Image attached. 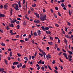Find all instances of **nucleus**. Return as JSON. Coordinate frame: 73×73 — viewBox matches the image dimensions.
Returning a JSON list of instances; mask_svg holds the SVG:
<instances>
[{
	"label": "nucleus",
	"mask_w": 73,
	"mask_h": 73,
	"mask_svg": "<svg viewBox=\"0 0 73 73\" xmlns=\"http://www.w3.org/2000/svg\"><path fill=\"white\" fill-rule=\"evenodd\" d=\"M46 15L43 16L42 17L41 16V18H40V21H44V20H46Z\"/></svg>",
	"instance_id": "obj_1"
},
{
	"label": "nucleus",
	"mask_w": 73,
	"mask_h": 73,
	"mask_svg": "<svg viewBox=\"0 0 73 73\" xmlns=\"http://www.w3.org/2000/svg\"><path fill=\"white\" fill-rule=\"evenodd\" d=\"M15 7H14V9L16 11H19V10H20V9H19V5H17V4H15Z\"/></svg>",
	"instance_id": "obj_2"
},
{
	"label": "nucleus",
	"mask_w": 73,
	"mask_h": 73,
	"mask_svg": "<svg viewBox=\"0 0 73 73\" xmlns=\"http://www.w3.org/2000/svg\"><path fill=\"white\" fill-rule=\"evenodd\" d=\"M63 55L64 57H65L67 60L68 59V56H67V54H66V53H63Z\"/></svg>",
	"instance_id": "obj_3"
},
{
	"label": "nucleus",
	"mask_w": 73,
	"mask_h": 73,
	"mask_svg": "<svg viewBox=\"0 0 73 73\" xmlns=\"http://www.w3.org/2000/svg\"><path fill=\"white\" fill-rule=\"evenodd\" d=\"M37 33L38 36H40V34H41V32L40 31V30H38L37 31Z\"/></svg>",
	"instance_id": "obj_4"
},
{
	"label": "nucleus",
	"mask_w": 73,
	"mask_h": 73,
	"mask_svg": "<svg viewBox=\"0 0 73 73\" xmlns=\"http://www.w3.org/2000/svg\"><path fill=\"white\" fill-rule=\"evenodd\" d=\"M73 10H71V11H70V10H69L68 13H69V15L71 16V13H73Z\"/></svg>",
	"instance_id": "obj_5"
},
{
	"label": "nucleus",
	"mask_w": 73,
	"mask_h": 73,
	"mask_svg": "<svg viewBox=\"0 0 73 73\" xmlns=\"http://www.w3.org/2000/svg\"><path fill=\"white\" fill-rule=\"evenodd\" d=\"M4 17L5 15L4 14L0 13V17Z\"/></svg>",
	"instance_id": "obj_6"
},
{
	"label": "nucleus",
	"mask_w": 73,
	"mask_h": 73,
	"mask_svg": "<svg viewBox=\"0 0 73 73\" xmlns=\"http://www.w3.org/2000/svg\"><path fill=\"white\" fill-rule=\"evenodd\" d=\"M35 14L36 16V17H37V18H39V17H40V15L39 14H37V13H35Z\"/></svg>",
	"instance_id": "obj_7"
},
{
	"label": "nucleus",
	"mask_w": 73,
	"mask_h": 73,
	"mask_svg": "<svg viewBox=\"0 0 73 73\" xmlns=\"http://www.w3.org/2000/svg\"><path fill=\"white\" fill-rule=\"evenodd\" d=\"M19 64V62H15L13 63V65H17Z\"/></svg>",
	"instance_id": "obj_8"
},
{
	"label": "nucleus",
	"mask_w": 73,
	"mask_h": 73,
	"mask_svg": "<svg viewBox=\"0 0 73 73\" xmlns=\"http://www.w3.org/2000/svg\"><path fill=\"white\" fill-rule=\"evenodd\" d=\"M34 21V23H40V21L38 20L37 21Z\"/></svg>",
	"instance_id": "obj_9"
},
{
	"label": "nucleus",
	"mask_w": 73,
	"mask_h": 73,
	"mask_svg": "<svg viewBox=\"0 0 73 73\" xmlns=\"http://www.w3.org/2000/svg\"><path fill=\"white\" fill-rule=\"evenodd\" d=\"M68 53H69L70 55H72V54H73V53L72 52V51H67Z\"/></svg>",
	"instance_id": "obj_10"
},
{
	"label": "nucleus",
	"mask_w": 73,
	"mask_h": 73,
	"mask_svg": "<svg viewBox=\"0 0 73 73\" xmlns=\"http://www.w3.org/2000/svg\"><path fill=\"white\" fill-rule=\"evenodd\" d=\"M26 68V65L25 64H24L22 66V69H25Z\"/></svg>",
	"instance_id": "obj_11"
},
{
	"label": "nucleus",
	"mask_w": 73,
	"mask_h": 73,
	"mask_svg": "<svg viewBox=\"0 0 73 73\" xmlns=\"http://www.w3.org/2000/svg\"><path fill=\"white\" fill-rule=\"evenodd\" d=\"M64 42L65 43H66V44H67V43H68V42H67V40L66 38H64Z\"/></svg>",
	"instance_id": "obj_12"
},
{
	"label": "nucleus",
	"mask_w": 73,
	"mask_h": 73,
	"mask_svg": "<svg viewBox=\"0 0 73 73\" xmlns=\"http://www.w3.org/2000/svg\"><path fill=\"white\" fill-rule=\"evenodd\" d=\"M9 27H13V23H11V25H10V24H9Z\"/></svg>",
	"instance_id": "obj_13"
},
{
	"label": "nucleus",
	"mask_w": 73,
	"mask_h": 73,
	"mask_svg": "<svg viewBox=\"0 0 73 73\" xmlns=\"http://www.w3.org/2000/svg\"><path fill=\"white\" fill-rule=\"evenodd\" d=\"M33 35H34L35 36H38V35H37V33H36V32H35L34 33Z\"/></svg>",
	"instance_id": "obj_14"
},
{
	"label": "nucleus",
	"mask_w": 73,
	"mask_h": 73,
	"mask_svg": "<svg viewBox=\"0 0 73 73\" xmlns=\"http://www.w3.org/2000/svg\"><path fill=\"white\" fill-rule=\"evenodd\" d=\"M48 44L49 45H52V44H53V42H48Z\"/></svg>",
	"instance_id": "obj_15"
},
{
	"label": "nucleus",
	"mask_w": 73,
	"mask_h": 73,
	"mask_svg": "<svg viewBox=\"0 0 73 73\" xmlns=\"http://www.w3.org/2000/svg\"><path fill=\"white\" fill-rule=\"evenodd\" d=\"M41 28H42L43 31H46L45 29V28H44V26L42 27Z\"/></svg>",
	"instance_id": "obj_16"
},
{
	"label": "nucleus",
	"mask_w": 73,
	"mask_h": 73,
	"mask_svg": "<svg viewBox=\"0 0 73 73\" xmlns=\"http://www.w3.org/2000/svg\"><path fill=\"white\" fill-rule=\"evenodd\" d=\"M47 66L48 67V68H49V69H50V70H52V68H51V67H50V66L49 65H48Z\"/></svg>",
	"instance_id": "obj_17"
},
{
	"label": "nucleus",
	"mask_w": 73,
	"mask_h": 73,
	"mask_svg": "<svg viewBox=\"0 0 73 73\" xmlns=\"http://www.w3.org/2000/svg\"><path fill=\"white\" fill-rule=\"evenodd\" d=\"M10 14L11 16H12V9H11L10 10Z\"/></svg>",
	"instance_id": "obj_18"
},
{
	"label": "nucleus",
	"mask_w": 73,
	"mask_h": 73,
	"mask_svg": "<svg viewBox=\"0 0 73 73\" xmlns=\"http://www.w3.org/2000/svg\"><path fill=\"white\" fill-rule=\"evenodd\" d=\"M27 5H28V2H26V5H25V7L26 9H27L28 8Z\"/></svg>",
	"instance_id": "obj_19"
},
{
	"label": "nucleus",
	"mask_w": 73,
	"mask_h": 73,
	"mask_svg": "<svg viewBox=\"0 0 73 73\" xmlns=\"http://www.w3.org/2000/svg\"><path fill=\"white\" fill-rule=\"evenodd\" d=\"M4 61H5V62L6 64L7 65H8V63L7 62V60L5 59H4Z\"/></svg>",
	"instance_id": "obj_20"
},
{
	"label": "nucleus",
	"mask_w": 73,
	"mask_h": 73,
	"mask_svg": "<svg viewBox=\"0 0 73 73\" xmlns=\"http://www.w3.org/2000/svg\"><path fill=\"white\" fill-rule=\"evenodd\" d=\"M1 44L2 46H5V44L3 42L1 43Z\"/></svg>",
	"instance_id": "obj_21"
},
{
	"label": "nucleus",
	"mask_w": 73,
	"mask_h": 73,
	"mask_svg": "<svg viewBox=\"0 0 73 73\" xmlns=\"http://www.w3.org/2000/svg\"><path fill=\"white\" fill-rule=\"evenodd\" d=\"M61 5L62 7H65V5L63 3H62L61 4Z\"/></svg>",
	"instance_id": "obj_22"
},
{
	"label": "nucleus",
	"mask_w": 73,
	"mask_h": 73,
	"mask_svg": "<svg viewBox=\"0 0 73 73\" xmlns=\"http://www.w3.org/2000/svg\"><path fill=\"white\" fill-rule=\"evenodd\" d=\"M36 6V5L35 3H34L32 5V7H35Z\"/></svg>",
	"instance_id": "obj_23"
},
{
	"label": "nucleus",
	"mask_w": 73,
	"mask_h": 73,
	"mask_svg": "<svg viewBox=\"0 0 73 73\" xmlns=\"http://www.w3.org/2000/svg\"><path fill=\"white\" fill-rule=\"evenodd\" d=\"M68 58H72V57L71 55H68Z\"/></svg>",
	"instance_id": "obj_24"
},
{
	"label": "nucleus",
	"mask_w": 73,
	"mask_h": 73,
	"mask_svg": "<svg viewBox=\"0 0 73 73\" xmlns=\"http://www.w3.org/2000/svg\"><path fill=\"white\" fill-rule=\"evenodd\" d=\"M6 29L7 30L10 29V28H9V26H7V27H6Z\"/></svg>",
	"instance_id": "obj_25"
},
{
	"label": "nucleus",
	"mask_w": 73,
	"mask_h": 73,
	"mask_svg": "<svg viewBox=\"0 0 73 73\" xmlns=\"http://www.w3.org/2000/svg\"><path fill=\"white\" fill-rule=\"evenodd\" d=\"M7 7H8V5H5L4 6L3 8H7Z\"/></svg>",
	"instance_id": "obj_26"
},
{
	"label": "nucleus",
	"mask_w": 73,
	"mask_h": 73,
	"mask_svg": "<svg viewBox=\"0 0 73 73\" xmlns=\"http://www.w3.org/2000/svg\"><path fill=\"white\" fill-rule=\"evenodd\" d=\"M17 28H17V29H20V25H17V26L16 27Z\"/></svg>",
	"instance_id": "obj_27"
},
{
	"label": "nucleus",
	"mask_w": 73,
	"mask_h": 73,
	"mask_svg": "<svg viewBox=\"0 0 73 73\" xmlns=\"http://www.w3.org/2000/svg\"><path fill=\"white\" fill-rule=\"evenodd\" d=\"M12 52L11 51L10 52V56L11 57H12Z\"/></svg>",
	"instance_id": "obj_28"
},
{
	"label": "nucleus",
	"mask_w": 73,
	"mask_h": 73,
	"mask_svg": "<svg viewBox=\"0 0 73 73\" xmlns=\"http://www.w3.org/2000/svg\"><path fill=\"white\" fill-rule=\"evenodd\" d=\"M24 58L25 60H26V61H28V57H25Z\"/></svg>",
	"instance_id": "obj_29"
},
{
	"label": "nucleus",
	"mask_w": 73,
	"mask_h": 73,
	"mask_svg": "<svg viewBox=\"0 0 73 73\" xmlns=\"http://www.w3.org/2000/svg\"><path fill=\"white\" fill-rule=\"evenodd\" d=\"M43 55H46V54L45 53V52L44 51V52H42Z\"/></svg>",
	"instance_id": "obj_30"
},
{
	"label": "nucleus",
	"mask_w": 73,
	"mask_h": 73,
	"mask_svg": "<svg viewBox=\"0 0 73 73\" xmlns=\"http://www.w3.org/2000/svg\"><path fill=\"white\" fill-rule=\"evenodd\" d=\"M50 40H53V37L52 36H50Z\"/></svg>",
	"instance_id": "obj_31"
},
{
	"label": "nucleus",
	"mask_w": 73,
	"mask_h": 73,
	"mask_svg": "<svg viewBox=\"0 0 73 73\" xmlns=\"http://www.w3.org/2000/svg\"><path fill=\"white\" fill-rule=\"evenodd\" d=\"M41 62H41V60H40V61H39V62H37L38 64H41Z\"/></svg>",
	"instance_id": "obj_32"
},
{
	"label": "nucleus",
	"mask_w": 73,
	"mask_h": 73,
	"mask_svg": "<svg viewBox=\"0 0 73 73\" xmlns=\"http://www.w3.org/2000/svg\"><path fill=\"white\" fill-rule=\"evenodd\" d=\"M44 68H45V67H44L42 66L41 67V69H42V70H44Z\"/></svg>",
	"instance_id": "obj_33"
},
{
	"label": "nucleus",
	"mask_w": 73,
	"mask_h": 73,
	"mask_svg": "<svg viewBox=\"0 0 73 73\" xmlns=\"http://www.w3.org/2000/svg\"><path fill=\"white\" fill-rule=\"evenodd\" d=\"M25 24H26V23H25V21H24L23 23V25H25Z\"/></svg>",
	"instance_id": "obj_34"
},
{
	"label": "nucleus",
	"mask_w": 73,
	"mask_h": 73,
	"mask_svg": "<svg viewBox=\"0 0 73 73\" xmlns=\"http://www.w3.org/2000/svg\"><path fill=\"white\" fill-rule=\"evenodd\" d=\"M38 49L39 50V51H40V52H42V50L39 48H38Z\"/></svg>",
	"instance_id": "obj_35"
},
{
	"label": "nucleus",
	"mask_w": 73,
	"mask_h": 73,
	"mask_svg": "<svg viewBox=\"0 0 73 73\" xmlns=\"http://www.w3.org/2000/svg\"><path fill=\"white\" fill-rule=\"evenodd\" d=\"M20 41L21 42H24V40H20Z\"/></svg>",
	"instance_id": "obj_36"
},
{
	"label": "nucleus",
	"mask_w": 73,
	"mask_h": 73,
	"mask_svg": "<svg viewBox=\"0 0 73 73\" xmlns=\"http://www.w3.org/2000/svg\"><path fill=\"white\" fill-rule=\"evenodd\" d=\"M54 72L55 73H58V71H57L56 70H54Z\"/></svg>",
	"instance_id": "obj_37"
},
{
	"label": "nucleus",
	"mask_w": 73,
	"mask_h": 73,
	"mask_svg": "<svg viewBox=\"0 0 73 73\" xmlns=\"http://www.w3.org/2000/svg\"><path fill=\"white\" fill-rule=\"evenodd\" d=\"M32 43V44H35V41L33 40H32L31 41Z\"/></svg>",
	"instance_id": "obj_38"
},
{
	"label": "nucleus",
	"mask_w": 73,
	"mask_h": 73,
	"mask_svg": "<svg viewBox=\"0 0 73 73\" xmlns=\"http://www.w3.org/2000/svg\"><path fill=\"white\" fill-rule=\"evenodd\" d=\"M25 0H23V4L24 5L25 4Z\"/></svg>",
	"instance_id": "obj_39"
},
{
	"label": "nucleus",
	"mask_w": 73,
	"mask_h": 73,
	"mask_svg": "<svg viewBox=\"0 0 73 73\" xmlns=\"http://www.w3.org/2000/svg\"><path fill=\"white\" fill-rule=\"evenodd\" d=\"M45 29L46 30H48V29H49V28H48V27H45Z\"/></svg>",
	"instance_id": "obj_40"
},
{
	"label": "nucleus",
	"mask_w": 73,
	"mask_h": 73,
	"mask_svg": "<svg viewBox=\"0 0 73 73\" xmlns=\"http://www.w3.org/2000/svg\"><path fill=\"white\" fill-rule=\"evenodd\" d=\"M14 19H13V21H11V23H15V22H14Z\"/></svg>",
	"instance_id": "obj_41"
},
{
	"label": "nucleus",
	"mask_w": 73,
	"mask_h": 73,
	"mask_svg": "<svg viewBox=\"0 0 73 73\" xmlns=\"http://www.w3.org/2000/svg\"><path fill=\"white\" fill-rule=\"evenodd\" d=\"M46 58H47V60H49L48 55H46Z\"/></svg>",
	"instance_id": "obj_42"
},
{
	"label": "nucleus",
	"mask_w": 73,
	"mask_h": 73,
	"mask_svg": "<svg viewBox=\"0 0 73 73\" xmlns=\"http://www.w3.org/2000/svg\"><path fill=\"white\" fill-rule=\"evenodd\" d=\"M58 13L59 16H61V14H60V12H58Z\"/></svg>",
	"instance_id": "obj_43"
},
{
	"label": "nucleus",
	"mask_w": 73,
	"mask_h": 73,
	"mask_svg": "<svg viewBox=\"0 0 73 73\" xmlns=\"http://www.w3.org/2000/svg\"><path fill=\"white\" fill-rule=\"evenodd\" d=\"M31 11H32V12L33 11V8H32V7H31Z\"/></svg>",
	"instance_id": "obj_44"
},
{
	"label": "nucleus",
	"mask_w": 73,
	"mask_h": 73,
	"mask_svg": "<svg viewBox=\"0 0 73 73\" xmlns=\"http://www.w3.org/2000/svg\"><path fill=\"white\" fill-rule=\"evenodd\" d=\"M25 40L26 41H28V38H25Z\"/></svg>",
	"instance_id": "obj_45"
},
{
	"label": "nucleus",
	"mask_w": 73,
	"mask_h": 73,
	"mask_svg": "<svg viewBox=\"0 0 73 73\" xmlns=\"http://www.w3.org/2000/svg\"><path fill=\"white\" fill-rule=\"evenodd\" d=\"M0 31L1 32V33H4V32L3 31V30H1V29H0Z\"/></svg>",
	"instance_id": "obj_46"
},
{
	"label": "nucleus",
	"mask_w": 73,
	"mask_h": 73,
	"mask_svg": "<svg viewBox=\"0 0 73 73\" xmlns=\"http://www.w3.org/2000/svg\"><path fill=\"white\" fill-rule=\"evenodd\" d=\"M55 9H56V10H58V8L57 7H55Z\"/></svg>",
	"instance_id": "obj_47"
},
{
	"label": "nucleus",
	"mask_w": 73,
	"mask_h": 73,
	"mask_svg": "<svg viewBox=\"0 0 73 73\" xmlns=\"http://www.w3.org/2000/svg\"><path fill=\"white\" fill-rule=\"evenodd\" d=\"M39 54L40 56H42L41 57H42V56H43V55H42V54L39 53Z\"/></svg>",
	"instance_id": "obj_48"
},
{
	"label": "nucleus",
	"mask_w": 73,
	"mask_h": 73,
	"mask_svg": "<svg viewBox=\"0 0 73 73\" xmlns=\"http://www.w3.org/2000/svg\"><path fill=\"white\" fill-rule=\"evenodd\" d=\"M3 70H4L3 68H1L0 69V72H1L2 71H3Z\"/></svg>",
	"instance_id": "obj_49"
},
{
	"label": "nucleus",
	"mask_w": 73,
	"mask_h": 73,
	"mask_svg": "<svg viewBox=\"0 0 73 73\" xmlns=\"http://www.w3.org/2000/svg\"><path fill=\"white\" fill-rule=\"evenodd\" d=\"M48 58H51V57L50 56V54H48Z\"/></svg>",
	"instance_id": "obj_50"
},
{
	"label": "nucleus",
	"mask_w": 73,
	"mask_h": 73,
	"mask_svg": "<svg viewBox=\"0 0 73 73\" xmlns=\"http://www.w3.org/2000/svg\"><path fill=\"white\" fill-rule=\"evenodd\" d=\"M18 17H22V16H21V15H18Z\"/></svg>",
	"instance_id": "obj_51"
},
{
	"label": "nucleus",
	"mask_w": 73,
	"mask_h": 73,
	"mask_svg": "<svg viewBox=\"0 0 73 73\" xmlns=\"http://www.w3.org/2000/svg\"><path fill=\"white\" fill-rule=\"evenodd\" d=\"M44 66L45 68H46V69H47V68H48V67H47V66L45 65H44Z\"/></svg>",
	"instance_id": "obj_52"
},
{
	"label": "nucleus",
	"mask_w": 73,
	"mask_h": 73,
	"mask_svg": "<svg viewBox=\"0 0 73 73\" xmlns=\"http://www.w3.org/2000/svg\"><path fill=\"white\" fill-rule=\"evenodd\" d=\"M52 64H55V60H53V61H52Z\"/></svg>",
	"instance_id": "obj_53"
},
{
	"label": "nucleus",
	"mask_w": 73,
	"mask_h": 73,
	"mask_svg": "<svg viewBox=\"0 0 73 73\" xmlns=\"http://www.w3.org/2000/svg\"><path fill=\"white\" fill-rule=\"evenodd\" d=\"M62 50H63V51L64 52H65V53H66V50H64L63 48L62 49Z\"/></svg>",
	"instance_id": "obj_54"
},
{
	"label": "nucleus",
	"mask_w": 73,
	"mask_h": 73,
	"mask_svg": "<svg viewBox=\"0 0 73 73\" xmlns=\"http://www.w3.org/2000/svg\"><path fill=\"white\" fill-rule=\"evenodd\" d=\"M55 26H56L57 27H59V25L57 24H55Z\"/></svg>",
	"instance_id": "obj_55"
},
{
	"label": "nucleus",
	"mask_w": 73,
	"mask_h": 73,
	"mask_svg": "<svg viewBox=\"0 0 73 73\" xmlns=\"http://www.w3.org/2000/svg\"><path fill=\"white\" fill-rule=\"evenodd\" d=\"M50 11L51 13H53V9H50Z\"/></svg>",
	"instance_id": "obj_56"
},
{
	"label": "nucleus",
	"mask_w": 73,
	"mask_h": 73,
	"mask_svg": "<svg viewBox=\"0 0 73 73\" xmlns=\"http://www.w3.org/2000/svg\"><path fill=\"white\" fill-rule=\"evenodd\" d=\"M12 69H15V67L14 66H12Z\"/></svg>",
	"instance_id": "obj_57"
},
{
	"label": "nucleus",
	"mask_w": 73,
	"mask_h": 73,
	"mask_svg": "<svg viewBox=\"0 0 73 73\" xmlns=\"http://www.w3.org/2000/svg\"><path fill=\"white\" fill-rule=\"evenodd\" d=\"M54 16L55 17V18H57V15H54Z\"/></svg>",
	"instance_id": "obj_58"
},
{
	"label": "nucleus",
	"mask_w": 73,
	"mask_h": 73,
	"mask_svg": "<svg viewBox=\"0 0 73 73\" xmlns=\"http://www.w3.org/2000/svg\"><path fill=\"white\" fill-rule=\"evenodd\" d=\"M7 58H8V60L9 61V60H10V59H11V57H8Z\"/></svg>",
	"instance_id": "obj_59"
},
{
	"label": "nucleus",
	"mask_w": 73,
	"mask_h": 73,
	"mask_svg": "<svg viewBox=\"0 0 73 73\" xmlns=\"http://www.w3.org/2000/svg\"><path fill=\"white\" fill-rule=\"evenodd\" d=\"M0 7L2 9V8H3V5H1Z\"/></svg>",
	"instance_id": "obj_60"
},
{
	"label": "nucleus",
	"mask_w": 73,
	"mask_h": 73,
	"mask_svg": "<svg viewBox=\"0 0 73 73\" xmlns=\"http://www.w3.org/2000/svg\"><path fill=\"white\" fill-rule=\"evenodd\" d=\"M59 60L61 61V62H63V61H62V60H61V58H59Z\"/></svg>",
	"instance_id": "obj_61"
},
{
	"label": "nucleus",
	"mask_w": 73,
	"mask_h": 73,
	"mask_svg": "<svg viewBox=\"0 0 73 73\" xmlns=\"http://www.w3.org/2000/svg\"><path fill=\"white\" fill-rule=\"evenodd\" d=\"M47 50H49V47H47L46 48Z\"/></svg>",
	"instance_id": "obj_62"
},
{
	"label": "nucleus",
	"mask_w": 73,
	"mask_h": 73,
	"mask_svg": "<svg viewBox=\"0 0 73 73\" xmlns=\"http://www.w3.org/2000/svg\"><path fill=\"white\" fill-rule=\"evenodd\" d=\"M35 56H32V59H34V58H35Z\"/></svg>",
	"instance_id": "obj_63"
},
{
	"label": "nucleus",
	"mask_w": 73,
	"mask_h": 73,
	"mask_svg": "<svg viewBox=\"0 0 73 73\" xmlns=\"http://www.w3.org/2000/svg\"><path fill=\"white\" fill-rule=\"evenodd\" d=\"M43 12H45L46 11H45V9H43Z\"/></svg>",
	"instance_id": "obj_64"
}]
</instances>
